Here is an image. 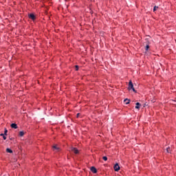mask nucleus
Here are the masks:
<instances>
[{"label": "nucleus", "mask_w": 176, "mask_h": 176, "mask_svg": "<svg viewBox=\"0 0 176 176\" xmlns=\"http://www.w3.org/2000/svg\"><path fill=\"white\" fill-rule=\"evenodd\" d=\"M129 90H133L135 93L136 92L135 89H134V85H133V82L131 80L129 82Z\"/></svg>", "instance_id": "obj_1"}, {"label": "nucleus", "mask_w": 176, "mask_h": 176, "mask_svg": "<svg viewBox=\"0 0 176 176\" xmlns=\"http://www.w3.org/2000/svg\"><path fill=\"white\" fill-rule=\"evenodd\" d=\"M70 151L76 155H78V153H79V150H78V148L76 147H71Z\"/></svg>", "instance_id": "obj_2"}, {"label": "nucleus", "mask_w": 176, "mask_h": 176, "mask_svg": "<svg viewBox=\"0 0 176 176\" xmlns=\"http://www.w3.org/2000/svg\"><path fill=\"white\" fill-rule=\"evenodd\" d=\"M28 17L33 21H35V20L36 19V16H35V15L34 14H29Z\"/></svg>", "instance_id": "obj_3"}, {"label": "nucleus", "mask_w": 176, "mask_h": 176, "mask_svg": "<svg viewBox=\"0 0 176 176\" xmlns=\"http://www.w3.org/2000/svg\"><path fill=\"white\" fill-rule=\"evenodd\" d=\"M115 171H119L120 170V166H119V164H116L113 167Z\"/></svg>", "instance_id": "obj_4"}, {"label": "nucleus", "mask_w": 176, "mask_h": 176, "mask_svg": "<svg viewBox=\"0 0 176 176\" xmlns=\"http://www.w3.org/2000/svg\"><path fill=\"white\" fill-rule=\"evenodd\" d=\"M91 171L92 173H94V174H96L97 173V168H96V167L94 166H91V168H90Z\"/></svg>", "instance_id": "obj_5"}, {"label": "nucleus", "mask_w": 176, "mask_h": 176, "mask_svg": "<svg viewBox=\"0 0 176 176\" xmlns=\"http://www.w3.org/2000/svg\"><path fill=\"white\" fill-rule=\"evenodd\" d=\"M54 151H56V152H58L60 151V147H58L57 145L53 146Z\"/></svg>", "instance_id": "obj_6"}, {"label": "nucleus", "mask_w": 176, "mask_h": 176, "mask_svg": "<svg viewBox=\"0 0 176 176\" xmlns=\"http://www.w3.org/2000/svg\"><path fill=\"white\" fill-rule=\"evenodd\" d=\"M141 108V104L140 102L136 103L135 109H140Z\"/></svg>", "instance_id": "obj_7"}, {"label": "nucleus", "mask_w": 176, "mask_h": 176, "mask_svg": "<svg viewBox=\"0 0 176 176\" xmlns=\"http://www.w3.org/2000/svg\"><path fill=\"white\" fill-rule=\"evenodd\" d=\"M12 129H17V124L15 123L11 124Z\"/></svg>", "instance_id": "obj_8"}, {"label": "nucleus", "mask_w": 176, "mask_h": 176, "mask_svg": "<svg viewBox=\"0 0 176 176\" xmlns=\"http://www.w3.org/2000/svg\"><path fill=\"white\" fill-rule=\"evenodd\" d=\"M124 102H125L126 105L130 104V100L124 99Z\"/></svg>", "instance_id": "obj_9"}, {"label": "nucleus", "mask_w": 176, "mask_h": 176, "mask_svg": "<svg viewBox=\"0 0 176 176\" xmlns=\"http://www.w3.org/2000/svg\"><path fill=\"white\" fill-rule=\"evenodd\" d=\"M6 152L8 153H13V151H12L10 148H6Z\"/></svg>", "instance_id": "obj_10"}, {"label": "nucleus", "mask_w": 176, "mask_h": 176, "mask_svg": "<svg viewBox=\"0 0 176 176\" xmlns=\"http://www.w3.org/2000/svg\"><path fill=\"white\" fill-rule=\"evenodd\" d=\"M166 152H167L168 153H171V148H170V147H168V148H166Z\"/></svg>", "instance_id": "obj_11"}, {"label": "nucleus", "mask_w": 176, "mask_h": 176, "mask_svg": "<svg viewBox=\"0 0 176 176\" xmlns=\"http://www.w3.org/2000/svg\"><path fill=\"white\" fill-rule=\"evenodd\" d=\"M24 131H20L19 132V135H20V137H23V135H24Z\"/></svg>", "instance_id": "obj_12"}, {"label": "nucleus", "mask_w": 176, "mask_h": 176, "mask_svg": "<svg viewBox=\"0 0 176 176\" xmlns=\"http://www.w3.org/2000/svg\"><path fill=\"white\" fill-rule=\"evenodd\" d=\"M158 8H159V7H157V6H154V8H153V12H156V11L157 10Z\"/></svg>", "instance_id": "obj_13"}, {"label": "nucleus", "mask_w": 176, "mask_h": 176, "mask_svg": "<svg viewBox=\"0 0 176 176\" xmlns=\"http://www.w3.org/2000/svg\"><path fill=\"white\" fill-rule=\"evenodd\" d=\"M4 135H8V129H5Z\"/></svg>", "instance_id": "obj_14"}, {"label": "nucleus", "mask_w": 176, "mask_h": 176, "mask_svg": "<svg viewBox=\"0 0 176 176\" xmlns=\"http://www.w3.org/2000/svg\"><path fill=\"white\" fill-rule=\"evenodd\" d=\"M102 159L103 160H104V162H107V160H108V157H107V156H104Z\"/></svg>", "instance_id": "obj_15"}, {"label": "nucleus", "mask_w": 176, "mask_h": 176, "mask_svg": "<svg viewBox=\"0 0 176 176\" xmlns=\"http://www.w3.org/2000/svg\"><path fill=\"white\" fill-rule=\"evenodd\" d=\"M149 50V45H146L145 50L148 51Z\"/></svg>", "instance_id": "obj_16"}, {"label": "nucleus", "mask_w": 176, "mask_h": 176, "mask_svg": "<svg viewBox=\"0 0 176 176\" xmlns=\"http://www.w3.org/2000/svg\"><path fill=\"white\" fill-rule=\"evenodd\" d=\"M79 70V66L76 65V71H78Z\"/></svg>", "instance_id": "obj_17"}, {"label": "nucleus", "mask_w": 176, "mask_h": 176, "mask_svg": "<svg viewBox=\"0 0 176 176\" xmlns=\"http://www.w3.org/2000/svg\"><path fill=\"white\" fill-rule=\"evenodd\" d=\"M0 135H1V137H3L5 135V134L4 133H1Z\"/></svg>", "instance_id": "obj_18"}, {"label": "nucleus", "mask_w": 176, "mask_h": 176, "mask_svg": "<svg viewBox=\"0 0 176 176\" xmlns=\"http://www.w3.org/2000/svg\"><path fill=\"white\" fill-rule=\"evenodd\" d=\"M3 140H6V136H3Z\"/></svg>", "instance_id": "obj_19"}, {"label": "nucleus", "mask_w": 176, "mask_h": 176, "mask_svg": "<svg viewBox=\"0 0 176 176\" xmlns=\"http://www.w3.org/2000/svg\"><path fill=\"white\" fill-rule=\"evenodd\" d=\"M80 115V113H77V118H78V116Z\"/></svg>", "instance_id": "obj_20"}, {"label": "nucleus", "mask_w": 176, "mask_h": 176, "mask_svg": "<svg viewBox=\"0 0 176 176\" xmlns=\"http://www.w3.org/2000/svg\"><path fill=\"white\" fill-rule=\"evenodd\" d=\"M5 176V175H4Z\"/></svg>", "instance_id": "obj_21"}]
</instances>
